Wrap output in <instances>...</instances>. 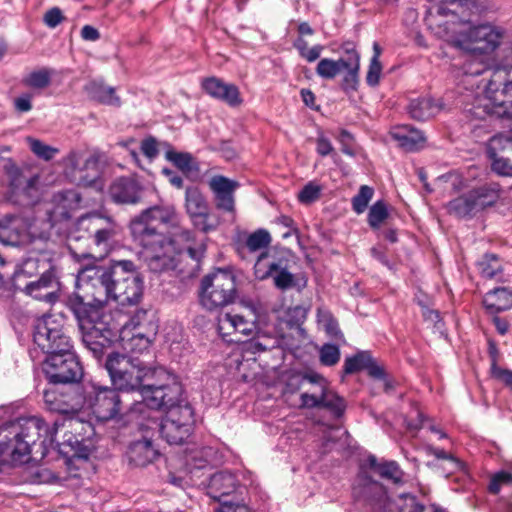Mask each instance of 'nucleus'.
Wrapping results in <instances>:
<instances>
[{
  "mask_svg": "<svg viewBox=\"0 0 512 512\" xmlns=\"http://www.w3.org/2000/svg\"><path fill=\"white\" fill-rule=\"evenodd\" d=\"M81 37L86 41H97L100 38V33L93 26L85 25L81 30Z\"/></svg>",
  "mask_w": 512,
  "mask_h": 512,
  "instance_id": "63",
  "label": "nucleus"
},
{
  "mask_svg": "<svg viewBox=\"0 0 512 512\" xmlns=\"http://www.w3.org/2000/svg\"><path fill=\"white\" fill-rule=\"evenodd\" d=\"M79 410H87L100 421L116 419L122 410V401L117 389L100 385L94 381L80 384Z\"/></svg>",
  "mask_w": 512,
  "mask_h": 512,
  "instance_id": "6",
  "label": "nucleus"
},
{
  "mask_svg": "<svg viewBox=\"0 0 512 512\" xmlns=\"http://www.w3.org/2000/svg\"><path fill=\"white\" fill-rule=\"evenodd\" d=\"M159 146L163 147L162 143H158L156 138L149 136L142 140L140 149L143 155L152 161L159 154Z\"/></svg>",
  "mask_w": 512,
  "mask_h": 512,
  "instance_id": "52",
  "label": "nucleus"
},
{
  "mask_svg": "<svg viewBox=\"0 0 512 512\" xmlns=\"http://www.w3.org/2000/svg\"><path fill=\"white\" fill-rule=\"evenodd\" d=\"M20 223L15 218L0 221V243L16 246L21 242Z\"/></svg>",
  "mask_w": 512,
  "mask_h": 512,
  "instance_id": "36",
  "label": "nucleus"
},
{
  "mask_svg": "<svg viewBox=\"0 0 512 512\" xmlns=\"http://www.w3.org/2000/svg\"><path fill=\"white\" fill-rule=\"evenodd\" d=\"M5 173L14 193L31 197L37 191L40 175L33 173L28 167H19L9 160L5 165Z\"/></svg>",
  "mask_w": 512,
  "mask_h": 512,
  "instance_id": "23",
  "label": "nucleus"
},
{
  "mask_svg": "<svg viewBox=\"0 0 512 512\" xmlns=\"http://www.w3.org/2000/svg\"><path fill=\"white\" fill-rule=\"evenodd\" d=\"M354 491L359 496L368 500H377L382 512H423L424 506L419 503L415 496L401 494L395 499L386 496L383 486L371 479L366 472L361 471L357 477V485Z\"/></svg>",
  "mask_w": 512,
  "mask_h": 512,
  "instance_id": "9",
  "label": "nucleus"
},
{
  "mask_svg": "<svg viewBox=\"0 0 512 512\" xmlns=\"http://www.w3.org/2000/svg\"><path fill=\"white\" fill-rule=\"evenodd\" d=\"M340 359V350L336 345L325 344L320 349V361L323 365L333 366Z\"/></svg>",
  "mask_w": 512,
  "mask_h": 512,
  "instance_id": "50",
  "label": "nucleus"
},
{
  "mask_svg": "<svg viewBox=\"0 0 512 512\" xmlns=\"http://www.w3.org/2000/svg\"><path fill=\"white\" fill-rule=\"evenodd\" d=\"M497 182H486L452 199L446 205L447 212L457 218L471 219L488 207L494 206L501 196Z\"/></svg>",
  "mask_w": 512,
  "mask_h": 512,
  "instance_id": "8",
  "label": "nucleus"
},
{
  "mask_svg": "<svg viewBox=\"0 0 512 512\" xmlns=\"http://www.w3.org/2000/svg\"><path fill=\"white\" fill-rule=\"evenodd\" d=\"M487 155L492 170L502 176H512V137L497 134L487 144Z\"/></svg>",
  "mask_w": 512,
  "mask_h": 512,
  "instance_id": "21",
  "label": "nucleus"
},
{
  "mask_svg": "<svg viewBox=\"0 0 512 512\" xmlns=\"http://www.w3.org/2000/svg\"><path fill=\"white\" fill-rule=\"evenodd\" d=\"M482 277L486 279L498 278L502 274V266L498 257L494 254H486L478 263Z\"/></svg>",
  "mask_w": 512,
  "mask_h": 512,
  "instance_id": "40",
  "label": "nucleus"
},
{
  "mask_svg": "<svg viewBox=\"0 0 512 512\" xmlns=\"http://www.w3.org/2000/svg\"><path fill=\"white\" fill-rule=\"evenodd\" d=\"M143 187L132 177L115 179L108 190L109 197L114 203L135 205L142 200Z\"/></svg>",
  "mask_w": 512,
  "mask_h": 512,
  "instance_id": "24",
  "label": "nucleus"
},
{
  "mask_svg": "<svg viewBox=\"0 0 512 512\" xmlns=\"http://www.w3.org/2000/svg\"><path fill=\"white\" fill-rule=\"evenodd\" d=\"M203 253H204V248L202 246L194 247L191 243V244L185 245L183 247H179L177 255L186 254L191 259H193L195 261H199L201 259V257L203 256Z\"/></svg>",
  "mask_w": 512,
  "mask_h": 512,
  "instance_id": "59",
  "label": "nucleus"
},
{
  "mask_svg": "<svg viewBox=\"0 0 512 512\" xmlns=\"http://www.w3.org/2000/svg\"><path fill=\"white\" fill-rule=\"evenodd\" d=\"M105 367L114 387L119 391L142 390L155 377L157 367H150L138 357L121 353L108 355Z\"/></svg>",
  "mask_w": 512,
  "mask_h": 512,
  "instance_id": "4",
  "label": "nucleus"
},
{
  "mask_svg": "<svg viewBox=\"0 0 512 512\" xmlns=\"http://www.w3.org/2000/svg\"><path fill=\"white\" fill-rule=\"evenodd\" d=\"M382 65L380 62L370 61L369 69L366 75V82L369 86L375 87L380 82Z\"/></svg>",
  "mask_w": 512,
  "mask_h": 512,
  "instance_id": "55",
  "label": "nucleus"
},
{
  "mask_svg": "<svg viewBox=\"0 0 512 512\" xmlns=\"http://www.w3.org/2000/svg\"><path fill=\"white\" fill-rule=\"evenodd\" d=\"M178 224L179 217L172 205L149 207L131 220L132 238L145 250L150 270L173 269L178 248L193 242L191 231Z\"/></svg>",
  "mask_w": 512,
  "mask_h": 512,
  "instance_id": "2",
  "label": "nucleus"
},
{
  "mask_svg": "<svg viewBox=\"0 0 512 512\" xmlns=\"http://www.w3.org/2000/svg\"><path fill=\"white\" fill-rule=\"evenodd\" d=\"M208 185L214 195L217 209L226 212H234V192L239 187V183L225 176L215 175L210 179Z\"/></svg>",
  "mask_w": 512,
  "mask_h": 512,
  "instance_id": "25",
  "label": "nucleus"
},
{
  "mask_svg": "<svg viewBox=\"0 0 512 512\" xmlns=\"http://www.w3.org/2000/svg\"><path fill=\"white\" fill-rule=\"evenodd\" d=\"M237 296L236 277L230 270L217 269L201 280L199 301L208 311H216L233 304Z\"/></svg>",
  "mask_w": 512,
  "mask_h": 512,
  "instance_id": "7",
  "label": "nucleus"
},
{
  "mask_svg": "<svg viewBox=\"0 0 512 512\" xmlns=\"http://www.w3.org/2000/svg\"><path fill=\"white\" fill-rule=\"evenodd\" d=\"M79 228L92 237L93 245L99 257L108 254L111 243L116 235V223L109 217L99 214L85 215L79 219Z\"/></svg>",
  "mask_w": 512,
  "mask_h": 512,
  "instance_id": "15",
  "label": "nucleus"
},
{
  "mask_svg": "<svg viewBox=\"0 0 512 512\" xmlns=\"http://www.w3.org/2000/svg\"><path fill=\"white\" fill-rule=\"evenodd\" d=\"M185 207L189 217L197 229L203 232H209L216 229L218 222L211 220L207 202L198 188H186Z\"/></svg>",
  "mask_w": 512,
  "mask_h": 512,
  "instance_id": "22",
  "label": "nucleus"
},
{
  "mask_svg": "<svg viewBox=\"0 0 512 512\" xmlns=\"http://www.w3.org/2000/svg\"><path fill=\"white\" fill-rule=\"evenodd\" d=\"M255 277L259 280L273 279L276 288L287 290L294 286V275L288 271V261L284 258H275L267 252L261 253L254 265Z\"/></svg>",
  "mask_w": 512,
  "mask_h": 512,
  "instance_id": "16",
  "label": "nucleus"
},
{
  "mask_svg": "<svg viewBox=\"0 0 512 512\" xmlns=\"http://www.w3.org/2000/svg\"><path fill=\"white\" fill-rule=\"evenodd\" d=\"M442 109V104L428 96L411 99L407 112L411 118L418 121H426L437 115Z\"/></svg>",
  "mask_w": 512,
  "mask_h": 512,
  "instance_id": "30",
  "label": "nucleus"
},
{
  "mask_svg": "<svg viewBox=\"0 0 512 512\" xmlns=\"http://www.w3.org/2000/svg\"><path fill=\"white\" fill-rule=\"evenodd\" d=\"M257 314L254 308L250 307L245 313H225L218 316V331L227 342H241L240 338H230L235 334L250 336L256 329Z\"/></svg>",
  "mask_w": 512,
  "mask_h": 512,
  "instance_id": "18",
  "label": "nucleus"
},
{
  "mask_svg": "<svg viewBox=\"0 0 512 512\" xmlns=\"http://www.w3.org/2000/svg\"><path fill=\"white\" fill-rule=\"evenodd\" d=\"M322 188L315 182L307 183L298 194V200L303 204H311L321 196Z\"/></svg>",
  "mask_w": 512,
  "mask_h": 512,
  "instance_id": "48",
  "label": "nucleus"
},
{
  "mask_svg": "<svg viewBox=\"0 0 512 512\" xmlns=\"http://www.w3.org/2000/svg\"><path fill=\"white\" fill-rule=\"evenodd\" d=\"M374 195V190L370 186L362 185L358 193L352 198V209L357 214H362Z\"/></svg>",
  "mask_w": 512,
  "mask_h": 512,
  "instance_id": "46",
  "label": "nucleus"
},
{
  "mask_svg": "<svg viewBox=\"0 0 512 512\" xmlns=\"http://www.w3.org/2000/svg\"><path fill=\"white\" fill-rule=\"evenodd\" d=\"M390 134L398 142L399 146L406 151L419 150L424 147L426 141L425 136L420 130L408 124L394 127Z\"/></svg>",
  "mask_w": 512,
  "mask_h": 512,
  "instance_id": "29",
  "label": "nucleus"
},
{
  "mask_svg": "<svg viewBox=\"0 0 512 512\" xmlns=\"http://www.w3.org/2000/svg\"><path fill=\"white\" fill-rule=\"evenodd\" d=\"M146 315L147 312L144 310L137 311L131 318L130 323L125 324L120 331L119 338L121 346L125 351L124 355L136 357L135 355H142L149 350L152 340L156 335V328L152 325L151 331L147 334H143L140 331L141 320Z\"/></svg>",
  "mask_w": 512,
  "mask_h": 512,
  "instance_id": "14",
  "label": "nucleus"
},
{
  "mask_svg": "<svg viewBox=\"0 0 512 512\" xmlns=\"http://www.w3.org/2000/svg\"><path fill=\"white\" fill-rule=\"evenodd\" d=\"M369 364V352L362 351L344 361L343 371L345 374H353L360 370H366Z\"/></svg>",
  "mask_w": 512,
  "mask_h": 512,
  "instance_id": "45",
  "label": "nucleus"
},
{
  "mask_svg": "<svg viewBox=\"0 0 512 512\" xmlns=\"http://www.w3.org/2000/svg\"><path fill=\"white\" fill-rule=\"evenodd\" d=\"M162 145L166 149V160L171 162L179 170L186 174L199 171V164L194 159L192 154L188 152L175 151L168 142H162Z\"/></svg>",
  "mask_w": 512,
  "mask_h": 512,
  "instance_id": "34",
  "label": "nucleus"
},
{
  "mask_svg": "<svg viewBox=\"0 0 512 512\" xmlns=\"http://www.w3.org/2000/svg\"><path fill=\"white\" fill-rule=\"evenodd\" d=\"M44 390L43 401L51 412L70 414L79 411L80 385L57 387V384Z\"/></svg>",
  "mask_w": 512,
  "mask_h": 512,
  "instance_id": "19",
  "label": "nucleus"
},
{
  "mask_svg": "<svg viewBox=\"0 0 512 512\" xmlns=\"http://www.w3.org/2000/svg\"><path fill=\"white\" fill-rule=\"evenodd\" d=\"M85 90L92 100L110 106H120V98L116 95L115 89L105 85L103 82L92 81L85 86Z\"/></svg>",
  "mask_w": 512,
  "mask_h": 512,
  "instance_id": "33",
  "label": "nucleus"
},
{
  "mask_svg": "<svg viewBox=\"0 0 512 512\" xmlns=\"http://www.w3.org/2000/svg\"><path fill=\"white\" fill-rule=\"evenodd\" d=\"M83 441V438L79 439L78 436L74 435L72 432L69 434H65V439L63 444H66L67 446H70L71 449L75 452V454H78L80 452V446L81 442Z\"/></svg>",
  "mask_w": 512,
  "mask_h": 512,
  "instance_id": "62",
  "label": "nucleus"
},
{
  "mask_svg": "<svg viewBox=\"0 0 512 512\" xmlns=\"http://www.w3.org/2000/svg\"><path fill=\"white\" fill-rule=\"evenodd\" d=\"M33 341L47 355L72 349L70 338L63 329V321L55 315H44L36 320Z\"/></svg>",
  "mask_w": 512,
  "mask_h": 512,
  "instance_id": "10",
  "label": "nucleus"
},
{
  "mask_svg": "<svg viewBox=\"0 0 512 512\" xmlns=\"http://www.w3.org/2000/svg\"><path fill=\"white\" fill-rule=\"evenodd\" d=\"M203 90L211 97L235 107L242 103L239 89L234 84L225 83L217 77H209L202 81Z\"/></svg>",
  "mask_w": 512,
  "mask_h": 512,
  "instance_id": "28",
  "label": "nucleus"
},
{
  "mask_svg": "<svg viewBox=\"0 0 512 512\" xmlns=\"http://www.w3.org/2000/svg\"><path fill=\"white\" fill-rule=\"evenodd\" d=\"M483 305L491 314L508 310L512 307V291L505 287L495 288L486 293Z\"/></svg>",
  "mask_w": 512,
  "mask_h": 512,
  "instance_id": "32",
  "label": "nucleus"
},
{
  "mask_svg": "<svg viewBox=\"0 0 512 512\" xmlns=\"http://www.w3.org/2000/svg\"><path fill=\"white\" fill-rule=\"evenodd\" d=\"M333 146L328 138L320 135L316 140V151L321 156H327L333 152Z\"/></svg>",
  "mask_w": 512,
  "mask_h": 512,
  "instance_id": "60",
  "label": "nucleus"
},
{
  "mask_svg": "<svg viewBox=\"0 0 512 512\" xmlns=\"http://www.w3.org/2000/svg\"><path fill=\"white\" fill-rule=\"evenodd\" d=\"M271 240V236L267 230L258 229L247 237L244 246L240 247L239 250L246 248L250 252H256L266 248L271 243Z\"/></svg>",
  "mask_w": 512,
  "mask_h": 512,
  "instance_id": "42",
  "label": "nucleus"
},
{
  "mask_svg": "<svg viewBox=\"0 0 512 512\" xmlns=\"http://www.w3.org/2000/svg\"><path fill=\"white\" fill-rule=\"evenodd\" d=\"M427 453L435 456L437 459L446 460L449 464V472H454L462 468V463L452 454L444 449L436 448L431 445L426 447Z\"/></svg>",
  "mask_w": 512,
  "mask_h": 512,
  "instance_id": "49",
  "label": "nucleus"
},
{
  "mask_svg": "<svg viewBox=\"0 0 512 512\" xmlns=\"http://www.w3.org/2000/svg\"><path fill=\"white\" fill-rule=\"evenodd\" d=\"M126 455L130 465L145 467L153 463L160 456V452L151 438L143 437L129 444Z\"/></svg>",
  "mask_w": 512,
  "mask_h": 512,
  "instance_id": "27",
  "label": "nucleus"
},
{
  "mask_svg": "<svg viewBox=\"0 0 512 512\" xmlns=\"http://www.w3.org/2000/svg\"><path fill=\"white\" fill-rule=\"evenodd\" d=\"M300 401L301 407L325 408L337 417L344 413L346 407L344 400L328 389L327 381L321 375L320 380L316 382L313 389L306 390L300 395Z\"/></svg>",
  "mask_w": 512,
  "mask_h": 512,
  "instance_id": "17",
  "label": "nucleus"
},
{
  "mask_svg": "<svg viewBox=\"0 0 512 512\" xmlns=\"http://www.w3.org/2000/svg\"><path fill=\"white\" fill-rule=\"evenodd\" d=\"M367 463L371 469L377 472L382 478L399 483L402 480L403 472L394 461L378 463L375 456H369Z\"/></svg>",
  "mask_w": 512,
  "mask_h": 512,
  "instance_id": "35",
  "label": "nucleus"
},
{
  "mask_svg": "<svg viewBox=\"0 0 512 512\" xmlns=\"http://www.w3.org/2000/svg\"><path fill=\"white\" fill-rule=\"evenodd\" d=\"M26 142L33 154L44 161L52 160L59 153L58 148L45 144L39 139L27 137Z\"/></svg>",
  "mask_w": 512,
  "mask_h": 512,
  "instance_id": "43",
  "label": "nucleus"
},
{
  "mask_svg": "<svg viewBox=\"0 0 512 512\" xmlns=\"http://www.w3.org/2000/svg\"><path fill=\"white\" fill-rule=\"evenodd\" d=\"M63 19L62 11L58 7H53L45 13L43 20L48 27L55 28Z\"/></svg>",
  "mask_w": 512,
  "mask_h": 512,
  "instance_id": "57",
  "label": "nucleus"
},
{
  "mask_svg": "<svg viewBox=\"0 0 512 512\" xmlns=\"http://www.w3.org/2000/svg\"><path fill=\"white\" fill-rule=\"evenodd\" d=\"M471 113L478 119L486 116L512 118V68H496L485 85V96L477 100Z\"/></svg>",
  "mask_w": 512,
  "mask_h": 512,
  "instance_id": "3",
  "label": "nucleus"
},
{
  "mask_svg": "<svg viewBox=\"0 0 512 512\" xmlns=\"http://www.w3.org/2000/svg\"><path fill=\"white\" fill-rule=\"evenodd\" d=\"M65 176L77 185L90 186L99 177V157L81 151H71L62 159Z\"/></svg>",
  "mask_w": 512,
  "mask_h": 512,
  "instance_id": "12",
  "label": "nucleus"
},
{
  "mask_svg": "<svg viewBox=\"0 0 512 512\" xmlns=\"http://www.w3.org/2000/svg\"><path fill=\"white\" fill-rule=\"evenodd\" d=\"M43 371L50 384L74 383L83 374L80 362L71 349L48 354Z\"/></svg>",
  "mask_w": 512,
  "mask_h": 512,
  "instance_id": "11",
  "label": "nucleus"
},
{
  "mask_svg": "<svg viewBox=\"0 0 512 512\" xmlns=\"http://www.w3.org/2000/svg\"><path fill=\"white\" fill-rule=\"evenodd\" d=\"M487 69V65L482 59L473 56L471 60L467 61L464 65V71L469 75H480Z\"/></svg>",
  "mask_w": 512,
  "mask_h": 512,
  "instance_id": "56",
  "label": "nucleus"
},
{
  "mask_svg": "<svg viewBox=\"0 0 512 512\" xmlns=\"http://www.w3.org/2000/svg\"><path fill=\"white\" fill-rule=\"evenodd\" d=\"M346 74L344 75L341 83V88L346 92H354L358 88L359 84V71L360 65L355 62H351L345 65L344 69Z\"/></svg>",
  "mask_w": 512,
  "mask_h": 512,
  "instance_id": "44",
  "label": "nucleus"
},
{
  "mask_svg": "<svg viewBox=\"0 0 512 512\" xmlns=\"http://www.w3.org/2000/svg\"><path fill=\"white\" fill-rule=\"evenodd\" d=\"M78 280L100 286L105 300L94 297L85 302L80 295L69 297L67 305L75 316L82 334L83 344L93 356L101 359L116 339V333L105 321L104 303L117 301L121 305L137 304L143 294V278L131 260L112 261L109 267L88 265L78 272Z\"/></svg>",
  "mask_w": 512,
  "mask_h": 512,
  "instance_id": "1",
  "label": "nucleus"
},
{
  "mask_svg": "<svg viewBox=\"0 0 512 512\" xmlns=\"http://www.w3.org/2000/svg\"><path fill=\"white\" fill-rule=\"evenodd\" d=\"M236 477L228 471H220L210 478L208 489L209 495L220 501L223 496H228L236 489Z\"/></svg>",
  "mask_w": 512,
  "mask_h": 512,
  "instance_id": "31",
  "label": "nucleus"
},
{
  "mask_svg": "<svg viewBox=\"0 0 512 512\" xmlns=\"http://www.w3.org/2000/svg\"><path fill=\"white\" fill-rule=\"evenodd\" d=\"M317 319L319 325L322 326V328L329 336L335 339L343 340V334L339 329L338 322L330 311L319 308L317 310Z\"/></svg>",
  "mask_w": 512,
  "mask_h": 512,
  "instance_id": "39",
  "label": "nucleus"
},
{
  "mask_svg": "<svg viewBox=\"0 0 512 512\" xmlns=\"http://www.w3.org/2000/svg\"><path fill=\"white\" fill-rule=\"evenodd\" d=\"M502 37V31L490 24L474 26L466 35L464 48L473 54H489L499 46Z\"/></svg>",
  "mask_w": 512,
  "mask_h": 512,
  "instance_id": "20",
  "label": "nucleus"
},
{
  "mask_svg": "<svg viewBox=\"0 0 512 512\" xmlns=\"http://www.w3.org/2000/svg\"><path fill=\"white\" fill-rule=\"evenodd\" d=\"M162 172H163V174H165L168 177V180L171 185H173L174 187H176L178 189L183 187L184 181H183L182 176L178 175L174 171L167 169V168L163 169Z\"/></svg>",
  "mask_w": 512,
  "mask_h": 512,
  "instance_id": "64",
  "label": "nucleus"
},
{
  "mask_svg": "<svg viewBox=\"0 0 512 512\" xmlns=\"http://www.w3.org/2000/svg\"><path fill=\"white\" fill-rule=\"evenodd\" d=\"M491 375L494 378L504 382L512 390V371L499 367L495 358H493L491 364Z\"/></svg>",
  "mask_w": 512,
  "mask_h": 512,
  "instance_id": "54",
  "label": "nucleus"
},
{
  "mask_svg": "<svg viewBox=\"0 0 512 512\" xmlns=\"http://www.w3.org/2000/svg\"><path fill=\"white\" fill-rule=\"evenodd\" d=\"M512 484V473L507 471H500L493 475L489 484V491L493 494H497L501 487L504 485Z\"/></svg>",
  "mask_w": 512,
  "mask_h": 512,
  "instance_id": "51",
  "label": "nucleus"
},
{
  "mask_svg": "<svg viewBox=\"0 0 512 512\" xmlns=\"http://www.w3.org/2000/svg\"><path fill=\"white\" fill-rule=\"evenodd\" d=\"M142 398L141 406L166 412L189 404L183 398V388L177 377L162 367H157L154 379L144 386Z\"/></svg>",
  "mask_w": 512,
  "mask_h": 512,
  "instance_id": "5",
  "label": "nucleus"
},
{
  "mask_svg": "<svg viewBox=\"0 0 512 512\" xmlns=\"http://www.w3.org/2000/svg\"><path fill=\"white\" fill-rule=\"evenodd\" d=\"M52 75L53 71L51 69L43 67L24 76L21 83L25 87L42 90L50 85Z\"/></svg>",
  "mask_w": 512,
  "mask_h": 512,
  "instance_id": "37",
  "label": "nucleus"
},
{
  "mask_svg": "<svg viewBox=\"0 0 512 512\" xmlns=\"http://www.w3.org/2000/svg\"><path fill=\"white\" fill-rule=\"evenodd\" d=\"M366 370L368 371V374L371 377L376 379H383L385 376L384 369L376 363V361L372 358L370 353L369 364H367Z\"/></svg>",
  "mask_w": 512,
  "mask_h": 512,
  "instance_id": "61",
  "label": "nucleus"
},
{
  "mask_svg": "<svg viewBox=\"0 0 512 512\" xmlns=\"http://www.w3.org/2000/svg\"><path fill=\"white\" fill-rule=\"evenodd\" d=\"M59 282L53 269L45 271L37 281L30 282L25 292L37 300L54 303L58 299Z\"/></svg>",
  "mask_w": 512,
  "mask_h": 512,
  "instance_id": "26",
  "label": "nucleus"
},
{
  "mask_svg": "<svg viewBox=\"0 0 512 512\" xmlns=\"http://www.w3.org/2000/svg\"><path fill=\"white\" fill-rule=\"evenodd\" d=\"M193 415L190 404L170 409L159 424L161 436L171 445L182 444L192 432Z\"/></svg>",
  "mask_w": 512,
  "mask_h": 512,
  "instance_id": "13",
  "label": "nucleus"
},
{
  "mask_svg": "<svg viewBox=\"0 0 512 512\" xmlns=\"http://www.w3.org/2000/svg\"><path fill=\"white\" fill-rule=\"evenodd\" d=\"M345 67L343 60H333L330 58L321 59L316 67V73L323 79H333L335 78L341 71H343Z\"/></svg>",
  "mask_w": 512,
  "mask_h": 512,
  "instance_id": "41",
  "label": "nucleus"
},
{
  "mask_svg": "<svg viewBox=\"0 0 512 512\" xmlns=\"http://www.w3.org/2000/svg\"><path fill=\"white\" fill-rule=\"evenodd\" d=\"M387 205L383 201L375 202L368 213V223L373 229H378L380 225L387 219Z\"/></svg>",
  "mask_w": 512,
  "mask_h": 512,
  "instance_id": "47",
  "label": "nucleus"
},
{
  "mask_svg": "<svg viewBox=\"0 0 512 512\" xmlns=\"http://www.w3.org/2000/svg\"><path fill=\"white\" fill-rule=\"evenodd\" d=\"M341 50L343 51L344 56L339 59L343 60L345 65L355 61L360 65V54L356 50V45L353 42L348 41L343 43Z\"/></svg>",
  "mask_w": 512,
  "mask_h": 512,
  "instance_id": "53",
  "label": "nucleus"
},
{
  "mask_svg": "<svg viewBox=\"0 0 512 512\" xmlns=\"http://www.w3.org/2000/svg\"><path fill=\"white\" fill-rule=\"evenodd\" d=\"M320 380V375L317 373H306V374H291L286 382L285 392L295 393L310 384L315 387L317 381Z\"/></svg>",
  "mask_w": 512,
  "mask_h": 512,
  "instance_id": "38",
  "label": "nucleus"
},
{
  "mask_svg": "<svg viewBox=\"0 0 512 512\" xmlns=\"http://www.w3.org/2000/svg\"><path fill=\"white\" fill-rule=\"evenodd\" d=\"M14 108L20 113L29 112L32 109V94L24 93L14 99Z\"/></svg>",
  "mask_w": 512,
  "mask_h": 512,
  "instance_id": "58",
  "label": "nucleus"
}]
</instances>
